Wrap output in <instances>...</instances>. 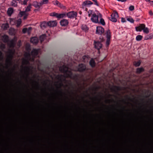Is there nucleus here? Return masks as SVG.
<instances>
[{
	"label": "nucleus",
	"instance_id": "69168bd1",
	"mask_svg": "<svg viewBox=\"0 0 153 153\" xmlns=\"http://www.w3.org/2000/svg\"><path fill=\"white\" fill-rule=\"evenodd\" d=\"M29 73H28V74H27V76H29Z\"/></svg>",
	"mask_w": 153,
	"mask_h": 153
},
{
	"label": "nucleus",
	"instance_id": "f8f14e48",
	"mask_svg": "<svg viewBox=\"0 0 153 153\" xmlns=\"http://www.w3.org/2000/svg\"><path fill=\"white\" fill-rule=\"evenodd\" d=\"M68 20L66 19H63L60 22L61 25L62 26H65L68 25Z\"/></svg>",
	"mask_w": 153,
	"mask_h": 153
},
{
	"label": "nucleus",
	"instance_id": "603ef678",
	"mask_svg": "<svg viewBox=\"0 0 153 153\" xmlns=\"http://www.w3.org/2000/svg\"><path fill=\"white\" fill-rule=\"evenodd\" d=\"M34 82H35L37 84V86H38V87H40V85H39V82L36 81H34Z\"/></svg>",
	"mask_w": 153,
	"mask_h": 153
},
{
	"label": "nucleus",
	"instance_id": "13d9d810",
	"mask_svg": "<svg viewBox=\"0 0 153 153\" xmlns=\"http://www.w3.org/2000/svg\"><path fill=\"white\" fill-rule=\"evenodd\" d=\"M141 101H144V99H141Z\"/></svg>",
	"mask_w": 153,
	"mask_h": 153
},
{
	"label": "nucleus",
	"instance_id": "c9c22d12",
	"mask_svg": "<svg viewBox=\"0 0 153 153\" xmlns=\"http://www.w3.org/2000/svg\"><path fill=\"white\" fill-rule=\"evenodd\" d=\"M48 0H43L40 2L41 6L43 4H45L47 3Z\"/></svg>",
	"mask_w": 153,
	"mask_h": 153
},
{
	"label": "nucleus",
	"instance_id": "ddd939ff",
	"mask_svg": "<svg viewBox=\"0 0 153 153\" xmlns=\"http://www.w3.org/2000/svg\"><path fill=\"white\" fill-rule=\"evenodd\" d=\"M30 42L34 44H36L39 42V39L36 37H32L30 39Z\"/></svg>",
	"mask_w": 153,
	"mask_h": 153
},
{
	"label": "nucleus",
	"instance_id": "ea45409f",
	"mask_svg": "<svg viewBox=\"0 0 153 153\" xmlns=\"http://www.w3.org/2000/svg\"><path fill=\"white\" fill-rule=\"evenodd\" d=\"M129 10L130 11H133L134 9V6L131 5L129 7Z\"/></svg>",
	"mask_w": 153,
	"mask_h": 153
},
{
	"label": "nucleus",
	"instance_id": "6ab92c4d",
	"mask_svg": "<svg viewBox=\"0 0 153 153\" xmlns=\"http://www.w3.org/2000/svg\"><path fill=\"white\" fill-rule=\"evenodd\" d=\"M89 65L92 68H94L95 67L96 63L94 60L93 59H91L90 61Z\"/></svg>",
	"mask_w": 153,
	"mask_h": 153
},
{
	"label": "nucleus",
	"instance_id": "37998d69",
	"mask_svg": "<svg viewBox=\"0 0 153 153\" xmlns=\"http://www.w3.org/2000/svg\"><path fill=\"white\" fill-rule=\"evenodd\" d=\"M10 46L12 47H13L14 46V41L13 40H11L10 41Z\"/></svg>",
	"mask_w": 153,
	"mask_h": 153
},
{
	"label": "nucleus",
	"instance_id": "774afa93",
	"mask_svg": "<svg viewBox=\"0 0 153 153\" xmlns=\"http://www.w3.org/2000/svg\"><path fill=\"white\" fill-rule=\"evenodd\" d=\"M109 96H111L112 95H111L109 94Z\"/></svg>",
	"mask_w": 153,
	"mask_h": 153
},
{
	"label": "nucleus",
	"instance_id": "9d476101",
	"mask_svg": "<svg viewBox=\"0 0 153 153\" xmlns=\"http://www.w3.org/2000/svg\"><path fill=\"white\" fill-rule=\"evenodd\" d=\"M39 52V49H33L31 52V54L33 56V57H35L38 55Z\"/></svg>",
	"mask_w": 153,
	"mask_h": 153
},
{
	"label": "nucleus",
	"instance_id": "0e129e2a",
	"mask_svg": "<svg viewBox=\"0 0 153 153\" xmlns=\"http://www.w3.org/2000/svg\"><path fill=\"white\" fill-rule=\"evenodd\" d=\"M128 99L129 100H130L131 99V98L130 97H128Z\"/></svg>",
	"mask_w": 153,
	"mask_h": 153
},
{
	"label": "nucleus",
	"instance_id": "c756f323",
	"mask_svg": "<svg viewBox=\"0 0 153 153\" xmlns=\"http://www.w3.org/2000/svg\"><path fill=\"white\" fill-rule=\"evenodd\" d=\"M26 12L25 11H20L19 14V17H22L23 16L26 15Z\"/></svg>",
	"mask_w": 153,
	"mask_h": 153
},
{
	"label": "nucleus",
	"instance_id": "cd10ccee",
	"mask_svg": "<svg viewBox=\"0 0 153 153\" xmlns=\"http://www.w3.org/2000/svg\"><path fill=\"white\" fill-rule=\"evenodd\" d=\"M32 4L31 3H29L28 6L25 9V11L26 12H29L30 10V9L31 8Z\"/></svg>",
	"mask_w": 153,
	"mask_h": 153
},
{
	"label": "nucleus",
	"instance_id": "052dcab7",
	"mask_svg": "<svg viewBox=\"0 0 153 153\" xmlns=\"http://www.w3.org/2000/svg\"><path fill=\"white\" fill-rule=\"evenodd\" d=\"M79 13L80 14H81V13H82V12H81V11H79Z\"/></svg>",
	"mask_w": 153,
	"mask_h": 153
},
{
	"label": "nucleus",
	"instance_id": "393cba45",
	"mask_svg": "<svg viewBox=\"0 0 153 153\" xmlns=\"http://www.w3.org/2000/svg\"><path fill=\"white\" fill-rule=\"evenodd\" d=\"M111 17H114L116 18L118 17V15L116 11H113L112 14L111 15Z\"/></svg>",
	"mask_w": 153,
	"mask_h": 153
},
{
	"label": "nucleus",
	"instance_id": "e433bc0d",
	"mask_svg": "<svg viewBox=\"0 0 153 153\" xmlns=\"http://www.w3.org/2000/svg\"><path fill=\"white\" fill-rule=\"evenodd\" d=\"M23 63L25 64H27L29 63V62L27 60L24 59L23 61Z\"/></svg>",
	"mask_w": 153,
	"mask_h": 153
},
{
	"label": "nucleus",
	"instance_id": "f257e3e1",
	"mask_svg": "<svg viewBox=\"0 0 153 153\" xmlns=\"http://www.w3.org/2000/svg\"><path fill=\"white\" fill-rule=\"evenodd\" d=\"M59 69L61 72L64 73L66 75L67 77L74 79L76 77V74L73 76L72 72L71 71H69L68 68L65 66H63L60 67Z\"/></svg>",
	"mask_w": 153,
	"mask_h": 153
},
{
	"label": "nucleus",
	"instance_id": "7ed1b4c3",
	"mask_svg": "<svg viewBox=\"0 0 153 153\" xmlns=\"http://www.w3.org/2000/svg\"><path fill=\"white\" fill-rule=\"evenodd\" d=\"M8 53L9 54L7 56V58L6 60V62L8 65L12 64V60L13 57V54L14 53L12 50H9Z\"/></svg>",
	"mask_w": 153,
	"mask_h": 153
},
{
	"label": "nucleus",
	"instance_id": "0eeeda50",
	"mask_svg": "<svg viewBox=\"0 0 153 153\" xmlns=\"http://www.w3.org/2000/svg\"><path fill=\"white\" fill-rule=\"evenodd\" d=\"M66 14V16H68V17L70 18H74L76 17L77 15L76 12L73 11L69 12Z\"/></svg>",
	"mask_w": 153,
	"mask_h": 153
},
{
	"label": "nucleus",
	"instance_id": "1a4fd4ad",
	"mask_svg": "<svg viewBox=\"0 0 153 153\" xmlns=\"http://www.w3.org/2000/svg\"><path fill=\"white\" fill-rule=\"evenodd\" d=\"M114 87L116 89L113 88H111V90L114 91L116 94L119 95V91H121L122 90L121 87L119 86H114Z\"/></svg>",
	"mask_w": 153,
	"mask_h": 153
},
{
	"label": "nucleus",
	"instance_id": "864d4df0",
	"mask_svg": "<svg viewBox=\"0 0 153 153\" xmlns=\"http://www.w3.org/2000/svg\"><path fill=\"white\" fill-rule=\"evenodd\" d=\"M27 15L26 14V15H24V19H26L27 18Z\"/></svg>",
	"mask_w": 153,
	"mask_h": 153
},
{
	"label": "nucleus",
	"instance_id": "f704fd0d",
	"mask_svg": "<svg viewBox=\"0 0 153 153\" xmlns=\"http://www.w3.org/2000/svg\"><path fill=\"white\" fill-rule=\"evenodd\" d=\"M111 39H107L106 42V45L107 48L109 47L110 43V40Z\"/></svg>",
	"mask_w": 153,
	"mask_h": 153
},
{
	"label": "nucleus",
	"instance_id": "412c9836",
	"mask_svg": "<svg viewBox=\"0 0 153 153\" xmlns=\"http://www.w3.org/2000/svg\"><path fill=\"white\" fill-rule=\"evenodd\" d=\"M48 26V22H44L41 24V27L42 28H45Z\"/></svg>",
	"mask_w": 153,
	"mask_h": 153
},
{
	"label": "nucleus",
	"instance_id": "de8ad7c7",
	"mask_svg": "<svg viewBox=\"0 0 153 153\" xmlns=\"http://www.w3.org/2000/svg\"><path fill=\"white\" fill-rule=\"evenodd\" d=\"M121 21L122 22L124 23L126 22L125 19L123 18H121Z\"/></svg>",
	"mask_w": 153,
	"mask_h": 153
},
{
	"label": "nucleus",
	"instance_id": "09e8293b",
	"mask_svg": "<svg viewBox=\"0 0 153 153\" xmlns=\"http://www.w3.org/2000/svg\"><path fill=\"white\" fill-rule=\"evenodd\" d=\"M27 28H24L23 29L22 31L24 33H25L27 31Z\"/></svg>",
	"mask_w": 153,
	"mask_h": 153
},
{
	"label": "nucleus",
	"instance_id": "f03ea898",
	"mask_svg": "<svg viewBox=\"0 0 153 153\" xmlns=\"http://www.w3.org/2000/svg\"><path fill=\"white\" fill-rule=\"evenodd\" d=\"M135 29L137 31H141L142 30L144 33L146 34L149 32V29L146 27V25L144 24H140L138 26L136 27Z\"/></svg>",
	"mask_w": 153,
	"mask_h": 153
},
{
	"label": "nucleus",
	"instance_id": "aec40b11",
	"mask_svg": "<svg viewBox=\"0 0 153 153\" xmlns=\"http://www.w3.org/2000/svg\"><path fill=\"white\" fill-rule=\"evenodd\" d=\"M13 12V9L12 8H9L7 11V13L9 16H10Z\"/></svg>",
	"mask_w": 153,
	"mask_h": 153
},
{
	"label": "nucleus",
	"instance_id": "4468645a",
	"mask_svg": "<svg viewBox=\"0 0 153 153\" xmlns=\"http://www.w3.org/2000/svg\"><path fill=\"white\" fill-rule=\"evenodd\" d=\"M57 25V22L56 21H50L48 22V26L50 27L56 26Z\"/></svg>",
	"mask_w": 153,
	"mask_h": 153
},
{
	"label": "nucleus",
	"instance_id": "5701e85b",
	"mask_svg": "<svg viewBox=\"0 0 153 153\" xmlns=\"http://www.w3.org/2000/svg\"><path fill=\"white\" fill-rule=\"evenodd\" d=\"M144 71V69L142 67L138 68L137 69L136 72L137 74H140Z\"/></svg>",
	"mask_w": 153,
	"mask_h": 153
},
{
	"label": "nucleus",
	"instance_id": "3c124183",
	"mask_svg": "<svg viewBox=\"0 0 153 153\" xmlns=\"http://www.w3.org/2000/svg\"><path fill=\"white\" fill-rule=\"evenodd\" d=\"M149 15L151 16L153 15V12L151 10H150L149 11Z\"/></svg>",
	"mask_w": 153,
	"mask_h": 153
},
{
	"label": "nucleus",
	"instance_id": "4d7b16f0",
	"mask_svg": "<svg viewBox=\"0 0 153 153\" xmlns=\"http://www.w3.org/2000/svg\"><path fill=\"white\" fill-rule=\"evenodd\" d=\"M31 29H32V28H31V27H29V28H28V30H31Z\"/></svg>",
	"mask_w": 153,
	"mask_h": 153
},
{
	"label": "nucleus",
	"instance_id": "4be33fe9",
	"mask_svg": "<svg viewBox=\"0 0 153 153\" xmlns=\"http://www.w3.org/2000/svg\"><path fill=\"white\" fill-rule=\"evenodd\" d=\"M99 18H100V21H99V23H100L103 25H105V23L104 20L102 18V16L101 15H100L99 16Z\"/></svg>",
	"mask_w": 153,
	"mask_h": 153
},
{
	"label": "nucleus",
	"instance_id": "9b49d317",
	"mask_svg": "<svg viewBox=\"0 0 153 153\" xmlns=\"http://www.w3.org/2000/svg\"><path fill=\"white\" fill-rule=\"evenodd\" d=\"M102 44L99 42H94V46L98 50L100 49L102 47Z\"/></svg>",
	"mask_w": 153,
	"mask_h": 153
},
{
	"label": "nucleus",
	"instance_id": "79ce46f5",
	"mask_svg": "<svg viewBox=\"0 0 153 153\" xmlns=\"http://www.w3.org/2000/svg\"><path fill=\"white\" fill-rule=\"evenodd\" d=\"M9 27V25L7 23L4 25V28L5 30L7 29V28H8Z\"/></svg>",
	"mask_w": 153,
	"mask_h": 153
},
{
	"label": "nucleus",
	"instance_id": "a878e982",
	"mask_svg": "<svg viewBox=\"0 0 153 153\" xmlns=\"http://www.w3.org/2000/svg\"><path fill=\"white\" fill-rule=\"evenodd\" d=\"M46 37V35L45 34H43L39 37V40L42 43Z\"/></svg>",
	"mask_w": 153,
	"mask_h": 153
},
{
	"label": "nucleus",
	"instance_id": "bf43d9fd",
	"mask_svg": "<svg viewBox=\"0 0 153 153\" xmlns=\"http://www.w3.org/2000/svg\"><path fill=\"white\" fill-rule=\"evenodd\" d=\"M146 1H147V2H148L149 1H150V0H146Z\"/></svg>",
	"mask_w": 153,
	"mask_h": 153
},
{
	"label": "nucleus",
	"instance_id": "e2e57ef3",
	"mask_svg": "<svg viewBox=\"0 0 153 153\" xmlns=\"http://www.w3.org/2000/svg\"><path fill=\"white\" fill-rule=\"evenodd\" d=\"M60 85H63V84H62V83H61L60 84Z\"/></svg>",
	"mask_w": 153,
	"mask_h": 153
},
{
	"label": "nucleus",
	"instance_id": "7c9ffc66",
	"mask_svg": "<svg viewBox=\"0 0 153 153\" xmlns=\"http://www.w3.org/2000/svg\"><path fill=\"white\" fill-rule=\"evenodd\" d=\"M82 30L86 31L88 30V28L85 25H83L82 26Z\"/></svg>",
	"mask_w": 153,
	"mask_h": 153
},
{
	"label": "nucleus",
	"instance_id": "423d86ee",
	"mask_svg": "<svg viewBox=\"0 0 153 153\" xmlns=\"http://www.w3.org/2000/svg\"><path fill=\"white\" fill-rule=\"evenodd\" d=\"M86 69V66L84 64L81 63L79 64L78 66V71L80 72H82Z\"/></svg>",
	"mask_w": 153,
	"mask_h": 153
},
{
	"label": "nucleus",
	"instance_id": "20e7f679",
	"mask_svg": "<svg viewBox=\"0 0 153 153\" xmlns=\"http://www.w3.org/2000/svg\"><path fill=\"white\" fill-rule=\"evenodd\" d=\"M50 16L56 17L58 19H61L66 17V14L65 13L60 14L55 12H53L50 13Z\"/></svg>",
	"mask_w": 153,
	"mask_h": 153
},
{
	"label": "nucleus",
	"instance_id": "c85d7f7f",
	"mask_svg": "<svg viewBox=\"0 0 153 153\" xmlns=\"http://www.w3.org/2000/svg\"><path fill=\"white\" fill-rule=\"evenodd\" d=\"M9 33L10 35H15L14 29L13 28L10 29Z\"/></svg>",
	"mask_w": 153,
	"mask_h": 153
},
{
	"label": "nucleus",
	"instance_id": "c03bdc74",
	"mask_svg": "<svg viewBox=\"0 0 153 153\" xmlns=\"http://www.w3.org/2000/svg\"><path fill=\"white\" fill-rule=\"evenodd\" d=\"M29 0H24L23 2V3L22 4L24 5H26L27 4V2Z\"/></svg>",
	"mask_w": 153,
	"mask_h": 153
},
{
	"label": "nucleus",
	"instance_id": "4c0bfd02",
	"mask_svg": "<svg viewBox=\"0 0 153 153\" xmlns=\"http://www.w3.org/2000/svg\"><path fill=\"white\" fill-rule=\"evenodd\" d=\"M92 12H93V11L91 10H89L88 11V16L89 17L91 16V15H92V14L93 13Z\"/></svg>",
	"mask_w": 153,
	"mask_h": 153
},
{
	"label": "nucleus",
	"instance_id": "f3484780",
	"mask_svg": "<svg viewBox=\"0 0 153 153\" xmlns=\"http://www.w3.org/2000/svg\"><path fill=\"white\" fill-rule=\"evenodd\" d=\"M153 39V33L146 36L144 37L145 40L150 39Z\"/></svg>",
	"mask_w": 153,
	"mask_h": 153
},
{
	"label": "nucleus",
	"instance_id": "a211bd4d",
	"mask_svg": "<svg viewBox=\"0 0 153 153\" xmlns=\"http://www.w3.org/2000/svg\"><path fill=\"white\" fill-rule=\"evenodd\" d=\"M93 4V3L90 1L86 0L84 1L82 5L83 7L85 6L86 5H91Z\"/></svg>",
	"mask_w": 153,
	"mask_h": 153
},
{
	"label": "nucleus",
	"instance_id": "39448f33",
	"mask_svg": "<svg viewBox=\"0 0 153 153\" xmlns=\"http://www.w3.org/2000/svg\"><path fill=\"white\" fill-rule=\"evenodd\" d=\"M99 16L97 15L95 13H94L92 14L91 19L93 22L97 23H99Z\"/></svg>",
	"mask_w": 153,
	"mask_h": 153
},
{
	"label": "nucleus",
	"instance_id": "58836bf2",
	"mask_svg": "<svg viewBox=\"0 0 153 153\" xmlns=\"http://www.w3.org/2000/svg\"><path fill=\"white\" fill-rule=\"evenodd\" d=\"M3 59V53L2 52L0 51V60H1Z\"/></svg>",
	"mask_w": 153,
	"mask_h": 153
},
{
	"label": "nucleus",
	"instance_id": "bb28decb",
	"mask_svg": "<svg viewBox=\"0 0 153 153\" xmlns=\"http://www.w3.org/2000/svg\"><path fill=\"white\" fill-rule=\"evenodd\" d=\"M141 63V62L140 60H139L137 62L134 61L133 62L134 65L135 67H138L139 66Z\"/></svg>",
	"mask_w": 153,
	"mask_h": 153
},
{
	"label": "nucleus",
	"instance_id": "72a5a7b5",
	"mask_svg": "<svg viewBox=\"0 0 153 153\" xmlns=\"http://www.w3.org/2000/svg\"><path fill=\"white\" fill-rule=\"evenodd\" d=\"M127 21L131 23H133L134 22V20L131 18V17H129L128 18H127Z\"/></svg>",
	"mask_w": 153,
	"mask_h": 153
},
{
	"label": "nucleus",
	"instance_id": "a18cd8bd",
	"mask_svg": "<svg viewBox=\"0 0 153 153\" xmlns=\"http://www.w3.org/2000/svg\"><path fill=\"white\" fill-rule=\"evenodd\" d=\"M21 23V19H19L17 21V25L19 26Z\"/></svg>",
	"mask_w": 153,
	"mask_h": 153
},
{
	"label": "nucleus",
	"instance_id": "2f4dec72",
	"mask_svg": "<svg viewBox=\"0 0 153 153\" xmlns=\"http://www.w3.org/2000/svg\"><path fill=\"white\" fill-rule=\"evenodd\" d=\"M109 19L111 21H112L113 22H115L117 21V18L111 17L109 18Z\"/></svg>",
	"mask_w": 153,
	"mask_h": 153
},
{
	"label": "nucleus",
	"instance_id": "338daca9",
	"mask_svg": "<svg viewBox=\"0 0 153 153\" xmlns=\"http://www.w3.org/2000/svg\"><path fill=\"white\" fill-rule=\"evenodd\" d=\"M151 2L153 4V1H151Z\"/></svg>",
	"mask_w": 153,
	"mask_h": 153
},
{
	"label": "nucleus",
	"instance_id": "49530a36",
	"mask_svg": "<svg viewBox=\"0 0 153 153\" xmlns=\"http://www.w3.org/2000/svg\"><path fill=\"white\" fill-rule=\"evenodd\" d=\"M92 1L94 2L95 3L94 4L97 5L98 6V4L97 2V0H92Z\"/></svg>",
	"mask_w": 153,
	"mask_h": 153
},
{
	"label": "nucleus",
	"instance_id": "5fc2aeb1",
	"mask_svg": "<svg viewBox=\"0 0 153 153\" xmlns=\"http://www.w3.org/2000/svg\"><path fill=\"white\" fill-rule=\"evenodd\" d=\"M55 4H56V5H58L59 4V2L58 1H55Z\"/></svg>",
	"mask_w": 153,
	"mask_h": 153
},
{
	"label": "nucleus",
	"instance_id": "473e14b6",
	"mask_svg": "<svg viewBox=\"0 0 153 153\" xmlns=\"http://www.w3.org/2000/svg\"><path fill=\"white\" fill-rule=\"evenodd\" d=\"M143 38V36L140 35H137L136 37V40L137 41H140L142 40Z\"/></svg>",
	"mask_w": 153,
	"mask_h": 153
},
{
	"label": "nucleus",
	"instance_id": "dca6fc26",
	"mask_svg": "<svg viewBox=\"0 0 153 153\" xmlns=\"http://www.w3.org/2000/svg\"><path fill=\"white\" fill-rule=\"evenodd\" d=\"M33 5L36 8H39L41 6L40 3H38L37 1H34L32 4V6Z\"/></svg>",
	"mask_w": 153,
	"mask_h": 153
},
{
	"label": "nucleus",
	"instance_id": "680f3d73",
	"mask_svg": "<svg viewBox=\"0 0 153 153\" xmlns=\"http://www.w3.org/2000/svg\"><path fill=\"white\" fill-rule=\"evenodd\" d=\"M85 56H84L83 57V59H85Z\"/></svg>",
	"mask_w": 153,
	"mask_h": 153
},
{
	"label": "nucleus",
	"instance_id": "6e6d98bb",
	"mask_svg": "<svg viewBox=\"0 0 153 153\" xmlns=\"http://www.w3.org/2000/svg\"><path fill=\"white\" fill-rule=\"evenodd\" d=\"M59 91L60 93H61V94L62 93V90L61 89L60 90H59Z\"/></svg>",
	"mask_w": 153,
	"mask_h": 153
},
{
	"label": "nucleus",
	"instance_id": "6e6552de",
	"mask_svg": "<svg viewBox=\"0 0 153 153\" xmlns=\"http://www.w3.org/2000/svg\"><path fill=\"white\" fill-rule=\"evenodd\" d=\"M104 32V29L101 26H97V27L96 33L101 35L103 34Z\"/></svg>",
	"mask_w": 153,
	"mask_h": 153
},
{
	"label": "nucleus",
	"instance_id": "a19ab883",
	"mask_svg": "<svg viewBox=\"0 0 153 153\" xmlns=\"http://www.w3.org/2000/svg\"><path fill=\"white\" fill-rule=\"evenodd\" d=\"M0 48L2 50H4L5 48V45L4 44H2L0 46Z\"/></svg>",
	"mask_w": 153,
	"mask_h": 153
},
{
	"label": "nucleus",
	"instance_id": "b1692460",
	"mask_svg": "<svg viewBox=\"0 0 153 153\" xmlns=\"http://www.w3.org/2000/svg\"><path fill=\"white\" fill-rule=\"evenodd\" d=\"M106 34L107 39H111V33L109 29L107 30L106 32Z\"/></svg>",
	"mask_w": 153,
	"mask_h": 153
},
{
	"label": "nucleus",
	"instance_id": "2eb2a0df",
	"mask_svg": "<svg viewBox=\"0 0 153 153\" xmlns=\"http://www.w3.org/2000/svg\"><path fill=\"white\" fill-rule=\"evenodd\" d=\"M9 36L6 35H4L2 36L3 41L4 43H7L9 42Z\"/></svg>",
	"mask_w": 153,
	"mask_h": 153
},
{
	"label": "nucleus",
	"instance_id": "8fccbe9b",
	"mask_svg": "<svg viewBox=\"0 0 153 153\" xmlns=\"http://www.w3.org/2000/svg\"><path fill=\"white\" fill-rule=\"evenodd\" d=\"M25 68L28 71H29L30 70V68L27 66H26L25 67Z\"/></svg>",
	"mask_w": 153,
	"mask_h": 153
}]
</instances>
